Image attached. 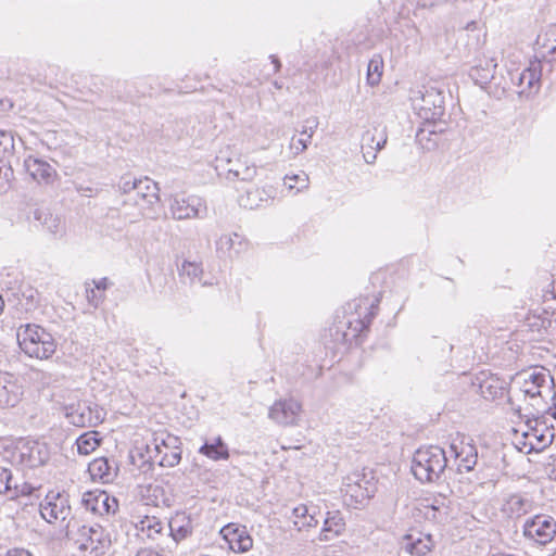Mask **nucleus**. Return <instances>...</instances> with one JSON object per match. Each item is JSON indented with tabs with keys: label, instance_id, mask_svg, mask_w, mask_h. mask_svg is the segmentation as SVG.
I'll list each match as a JSON object with an SVG mask.
<instances>
[{
	"label": "nucleus",
	"instance_id": "obj_45",
	"mask_svg": "<svg viewBox=\"0 0 556 556\" xmlns=\"http://www.w3.org/2000/svg\"><path fill=\"white\" fill-rule=\"evenodd\" d=\"M318 124L319 123L316 117L307 118L304 125L302 126L301 136H307V138L312 139L313 135L315 134L318 127Z\"/></svg>",
	"mask_w": 556,
	"mask_h": 556
},
{
	"label": "nucleus",
	"instance_id": "obj_5",
	"mask_svg": "<svg viewBox=\"0 0 556 556\" xmlns=\"http://www.w3.org/2000/svg\"><path fill=\"white\" fill-rule=\"evenodd\" d=\"M179 444L180 440L176 435L167 432L155 433L152 442L147 445L149 459L161 467H175L181 459Z\"/></svg>",
	"mask_w": 556,
	"mask_h": 556
},
{
	"label": "nucleus",
	"instance_id": "obj_36",
	"mask_svg": "<svg viewBox=\"0 0 556 556\" xmlns=\"http://www.w3.org/2000/svg\"><path fill=\"white\" fill-rule=\"evenodd\" d=\"M76 445L80 455H89L100 445L98 433L96 431L85 432L76 440Z\"/></svg>",
	"mask_w": 556,
	"mask_h": 556
},
{
	"label": "nucleus",
	"instance_id": "obj_12",
	"mask_svg": "<svg viewBox=\"0 0 556 556\" xmlns=\"http://www.w3.org/2000/svg\"><path fill=\"white\" fill-rule=\"evenodd\" d=\"M66 418L76 427H96L103 421L104 413L98 405L79 402L66 407Z\"/></svg>",
	"mask_w": 556,
	"mask_h": 556
},
{
	"label": "nucleus",
	"instance_id": "obj_28",
	"mask_svg": "<svg viewBox=\"0 0 556 556\" xmlns=\"http://www.w3.org/2000/svg\"><path fill=\"white\" fill-rule=\"evenodd\" d=\"M88 470L92 479L109 483L116 477V469L111 466L106 458H97L89 464Z\"/></svg>",
	"mask_w": 556,
	"mask_h": 556
},
{
	"label": "nucleus",
	"instance_id": "obj_10",
	"mask_svg": "<svg viewBox=\"0 0 556 556\" xmlns=\"http://www.w3.org/2000/svg\"><path fill=\"white\" fill-rule=\"evenodd\" d=\"M341 492L350 504L362 505L374 495L375 484L365 473L354 471L343 479Z\"/></svg>",
	"mask_w": 556,
	"mask_h": 556
},
{
	"label": "nucleus",
	"instance_id": "obj_53",
	"mask_svg": "<svg viewBox=\"0 0 556 556\" xmlns=\"http://www.w3.org/2000/svg\"><path fill=\"white\" fill-rule=\"evenodd\" d=\"M552 416L556 419V402L554 403V406L551 408Z\"/></svg>",
	"mask_w": 556,
	"mask_h": 556
},
{
	"label": "nucleus",
	"instance_id": "obj_22",
	"mask_svg": "<svg viewBox=\"0 0 556 556\" xmlns=\"http://www.w3.org/2000/svg\"><path fill=\"white\" fill-rule=\"evenodd\" d=\"M497 64L492 58H483L471 67L469 76L476 85L484 87L494 77V72Z\"/></svg>",
	"mask_w": 556,
	"mask_h": 556
},
{
	"label": "nucleus",
	"instance_id": "obj_29",
	"mask_svg": "<svg viewBox=\"0 0 556 556\" xmlns=\"http://www.w3.org/2000/svg\"><path fill=\"white\" fill-rule=\"evenodd\" d=\"M532 501L521 494L510 495L504 504V511L510 517H520L532 510Z\"/></svg>",
	"mask_w": 556,
	"mask_h": 556
},
{
	"label": "nucleus",
	"instance_id": "obj_9",
	"mask_svg": "<svg viewBox=\"0 0 556 556\" xmlns=\"http://www.w3.org/2000/svg\"><path fill=\"white\" fill-rule=\"evenodd\" d=\"M71 514L70 496L65 492L51 490L40 503V515L49 523L64 522Z\"/></svg>",
	"mask_w": 556,
	"mask_h": 556
},
{
	"label": "nucleus",
	"instance_id": "obj_25",
	"mask_svg": "<svg viewBox=\"0 0 556 556\" xmlns=\"http://www.w3.org/2000/svg\"><path fill=\"white\" fill-rule=\"evenodd\" d=\"M21 457L26 466L36 468L45 465L49 460L50 453L45 444L35 442L22 452Z\"/></svg>",
	"mask_w": 556,
	"mask_h": 556
},
{
	"label": "nucleus",
	"instance_id": "obj_20",
	"mask_svg": "<svg viewBox=\"0 0 556 556\" xmlns=\"http://www.w3.org/2000/svg\"><path fill=\"white\" fill-rule=\"evenodd\" d=\"M434 546L430 534L409 533L403 538L402 547L414 556H426Z\"/></svg>",
	"mask_w": 556,
	"mask_h": 556
},
{
	"label": "nucleus",
	"instance_id": "obj_46",
	"mask_svg": "<svg viewBox=\"0 0 556 556\" xmlns=\"http://www.w3.org/2000/svg\"><path fill=\"white\" fill-rule=\"evenodd\" d=\"M103 509L105 514H114L118 508V503L115 497L110 496L106 492L103 497Z\"/></svg>",
	"mask_w": 556,
	"mask_h": 556
},
{
	"label": "nucleus",
	"instance_id": "obj_48",
	"mask_svg": "<svg viewBox=\"0 0 556 556\" xmlns=\"http://www.w3.org/2000/svg\"><path fill=\"white\" fill-rule=\"evenodd\" d=\"M5 556H33L28 551L23 548H15L9 551Z\"/></svg>",
	"mask_w": 556,
	"mask_h": 556
},
{
	"label": "nucleus",
	"instance_id": "obj_40",
	"mask_svg": "<svg viewBox=\"0 0 556 556\" xmlns=\"http://www.w3.org/2000/svg\"><path fill=\"white\" fill-rule=\"evenodd\" d=\"M203 268L200 263L185 261L179 268V276L189 278L190 283L201 280Z\"/></svg>",
	"mask_w": 556,
	"mask_h": 556
},
{
	"label": "nucleus",
	"instance_id": "obj_55",
	"mask_svg": "<svg viewBox=\"0 0 556 556\" xmlns=\"http://www.w3.org/2000/svg\"><path fill=\"white\" fill-rule=\"evenodd\" d=\"M553 472L555 475V479H556V459H555V463H554V469H553Z\"/></svg>",
	"mask_w": 556,
	"mask_h": 556
},
{
	"label": "nucleus",
	"instance_id": "obj_26",
	"mask_svg": "<svg viewBox=\"0 0 556 556\" xmlns=\"http://www.w3.org/2000/svg\"><path fill=\"white\" fill-rule=\"evenodd\" d=\"M31 488L17 485L9 467L0 466V494H10V497L13 498L18 494H29Z\"/></svg>",
	"mask_w": 556,
	"mask_h": 556
},
{
	"label": "nucleus",
	"instance_id": "obj_6",
	"mask_svg": "<svg viewBox=\"0 0 556 556\" xmlns=\"http://www.w3.org/2000/svg\"><path fill=\"white\" fill-rule=\"evenodd\" d=\"M160 201L157 185L150 178L138 180L137 189L127 198L125 203H134L138 206V217L156 218L154 205Z\"/></svg>",
	"mask_w": 556,
	"mask_h": 556
},
{
	"label": "nucleus",
	"instance_id": "obj_16",
	"mask_svg": "<svg viewBox=\"0 0 556 556\" xmlns=\"http://www.w3.org/2000/svg\"><path fill=\"white\" fill-rule=\"evenodd\" d=\"M302 405L294 399L276 401L269 408L268 416L281 426H293L296 424Z\"/></svg>",
	"mask_w": 556,
	"mask_h": 556
},
{
	"label": "nucleus",
	"instance_id": "obj_56",
	"mask_svg": "<svg viewBox=\"0 0 556 556\" xmlns=\"http://www.w3.org/2000/svg\"><path fill=\"white\" fill-rule=\"evenodd\" d=\"M552 52L556 53V46L552 48Z\"/></svg>",
	"mask_w": 556,
	"mask_h": 556
},
{
	"label": "nucleus",
	"instance_id": "obj_2",
	"mask_svg": "<svg viewBox=\"0 0 556 556\" xmlns=\"http://www.w3.org/2000/svg\"><path fill=\"white\" fill-rule=\"evenodd\" d=\"M447 466L445 451L437 445L418 448L412 459V472L420 482H433Z\"/></svg>",
	"mask_w": 556,
	"mask_h": 556
},
{
	"label": "nucleus",
	"instance_id": "obj_11",
	"mask_svg": "<svg viewBox=\"0 0 556 556\" xmlns=\"http://www.w3.org/2000/svg\"><path fill=\"white\" fill-rule=\"evenodd\" d=\"M528 429L522 432V440L518 442V448L523 453L541 452L547 447L554 439V432L544 422L534 420L527 424Z\"/></svg>",
	"mask_w": 556,
	"mask_h": 556
},
{
	"label": "nucleus",
	"instance_id": "obj_7",
	"mask_svg": "<svg viewBox=\"0 0 556 556\" xmlns=\"http://www.w3.org/2000/svg\"><path fill=\"white\" fill-rule=\"evenodd\" d=\"M169 211L174 219L205 218L207 216L206 201L195 194H176L170 199Z\"/></svg>",
	"mask_w": 556,
	"mask_h": 556
},
{
	"label": "nucleus",
	"instance_id": "obj_27",
	"mask_svg": "<svg viewBox=\"0 0 556 556\" xmlns=\"http://www.w3.org/2000/svg\"><path fill=\"white\" fill-rule=\"evenodd\" d=\"M291 518L294 527L302 531L304 529L315 528L318 525L316 511L311 510L306 505L301 504L292 509Z\"/></svg>",
	"mask_w": 556,
	"mask_h": 556
},
{
	"label": "nucleus",
	"instance_id": "obj_3",
	"mask_svg": "<svg viewBox=\"0 0 556 556\" xmlns=\"http://www.w3.org/2000/svg\"><path fill=\"white\" fill-rule=\"evenodd\" d=\"M410 101L415 113L425 122L434 123L444 114V96L437 87L422 86L413 91Z\"/></svg>",
	"mask_w": 556,
	"mask_h": 556
},
{
	"label": "nucleus",
	"instance_id": "obj_30",
	"mask_svg": "<svg viewBox=\"0 0 556 556\" xmlns=\"http://www.w3.org/2000/svg\"><path fill=\"white\" fill-rule=\"evenodd\" d=\"M222 532H224L225 539L233 551L248 552L253 545L252 539L243 530L235 529L231 531L230 526H227Z\"/></svg>",
	"mask_w": 556,
	"mask_h": 556
},
{
	"label": "nucleus",
	"instance_id": "obj_13",
	"mask_svg": "<svg viewBox=\"0 0 556 556\" xmlns=\"http://www.w3.org/2000/svg\"><path fill=\"white\" fill-rule=\"evenodd\" d=\"M450 451L458 463V472L471 471L477 465L478 451L472 439L457 434L451 442Z\"/></svg>",
	"mask_w": 556,
	"mask_h": 556
},
{
	"label": "nucleus",
	"instance_id": "obj_24",
	"mask_svg": "<svg viewBox=\"0 0 556 556\" xmlns=\"http://www.w3.org/2000/svg\"><path fill=\"white\" fill-rule=\"evenodd\" d=\"M29 175L38 182L48 184L55 175V169L46 161L29 157L25 161Z\"/></svg>",
	"mask_w": 556,
	"mask_h": 556
},
{
	"label": "nucleus",
	"instance_id": "obj_19",
	"mask_svg": "<svg viewBox=\"0 0 556 556\" xmlns=\"http://www.w3.org/2000/svg\"><path fill=\"white\" fill-rule=\"evenodd\" d=\"M521 377L522 384L520 391L531 399L540 397L541 389L546 387L548 379H551L549 374L543 370L526 371Z\"/></svg>",
	"mask_w": 556,
	"mask_h": 556
},
{
	"label": "nucleus",
	"instance_id": "obj_21",
	"mask_svg": "<svg viewBox=\"0 0 556 556\" xmlns=\"http://www.w3.org/2000/svg\"><path fill=\"white\" fill-rule=\"evenodd\" d=\"M168 529L176 543L185 540L193 530L191 517L184 511L176 513L168 521Z\"/></svg>",
	"mask_w": 556,
	"mask_h": 556
},
{
	"label": "nucleus",
	"instance_id": "obj_14",
	"mask_svg": "<svg viewBox=\"0 0 556 556\" xmlns=\"http://www.w3.org/2000/svg\"><path fill=\"white\" fill-rule=\"evenodd\" d=\"M523 534L527 539L540 545H545L549 543L556 534V522L549 516L536 515L534 518L526 521Z\"/></svg>",
	"mask_w": 556,
	"mask_h": 556
},
{
	"label": "nucleus",
	"instance_id": "obj_43",
	"mask_svg": "<svg viewBox=\"0 0 556 556\" xmlns=\"http://www.w3.org/2000/svg\"><path fill=\"white\" fill-rule=\"evenodd\" d=\"M86 298L92 307L97 308L104 300V294L100 293L94 287H90V283H86Z\"/></svg>",
	"mask_w": 556,
	"mask_h": 556
},
{
	"label": "nucleus",
	"instance_id": "obj_47",
	"mask_svg": "<svg viewBox=\"0 0 556 556\" xmlns=\"http://www.w3.org/2000/svg\"><path fill=\"white\" fill-rule=\"evenodd\" d=\"M92 283H93V287H94L99 292H101V291H105V290L110 287V285H111V282L109 281V279H108V278H105V277H104V278H101V279H100V280H98V281L93 280V281H92Z\"/></svg>",
	"mask_w": 556,
	"mask_h": 556
},
{
	"label": "nucleus",
	"instance_id": "obj_39",
	"mask_svg": "<svg viewBox=\"0 0 556 556\" xmlns=\"http://www.w3.org/2000/svg\"><path fill=\"white\" fill-rule=\"evenodd\" d=\"M264 189L254 188L252 190L247 191L244 195H241L239 198V203L241 206L245 208H256L261 206L263 201H266V199L263 197L265 194Z\"/></svg>",
	"mask_w": 556,
	"mask_h": 556
},
{
	"label": "nucleus",
	"instance_id": "obj_18",
	"mask_svg": "<svg viewBox=\"0 0 556 556\" xmlns=\"http://www.w3.org/2000/svg\"><path fill=\"white\" fill-rule=\"evenodd\" d=\"M387 142L384 132L378 128L366 130L361 139L363 156L366 163L372 164L377 157V151L381 150Z\"/></svg>",
	"mask_w": 556,
	"mask_h": 556
},
{
	"label": "nucleus",
	"instance_id": "obj_8",
	"mask_svg": "<svg viewBox=\"0 0 556 556\" xmlns=\"http://www.w3.org/2000/svg\"><path fill=\"white\" fill-rule=\"evenodd\" d=\"M215 168L225 174L229 181H252L257 175L256 165L244 155H238L229 159H216Z\"/></svg>",
	"mask_w": 556,
	"mask_h": 556
},
{
	"label": "nucleus",
	"instance_id": "obj_50",
	"mask_svg": "<svg viewBox=\"0 0 556 556\" xmlns=\"http://www.w3.org/2000/svg\"><path fill=\"white\" fill-rule=\"evenodd\" d=\"M271 62L275 65V72H278L281 67L280 61L276 55H270Z\"/></svg>",
	"mask_w": 556,
	"mask_h": 556
},
{
	"label": "nucleus",
	"instance_id": "obj_1",
	"mask_svg": "<svg viewBox=\"0 0 556 556\" xmlns=\"http://www.w3.org/2000/svg\"><path fill=\"white\" fill-rule=\"evenodd\" d=\"M16 340L25 354L38 359L51 357L56 349L53 337L42 327L34 324L20 326L16 331Z\"/></svg>",
	"mask_w": 556,
	"mask_h": 556
},
{
	"label": "nucleus",
	"instance_id": "obj_51",
	"mask_svg": "<svg viewBox=\"0 0 556 556\" xmlns=\"http://www.w3.org/2000/svg\"><path fill=\"white\" fill-rule=\"evenodd\" d=\"M3 308H4V300H3L2 295L0 294V315L3 312Z\"/></svg>",
	"mask_w": 556,
	"mask_h": 556
},
{
	"label": "nucleus",
	"instance_id": "obj_23",
	"mask_svg": "<svg viewBox=\"0 0 556 556\" xmlns=\"http://www.w3.org/2000/svg\"><path fill=\"white\" fill-rule=\"evenodd\" d=\"M345 529V522L340 511H328L319 534L320 541H330L340 535Z\"/></svg>",
	"mask_w": 556,
	"mask_h": 556
},
{
	"label": "nucleus",
	"instance_id": "obj_37",
	"mask_svg": "<svg viewBox=\"0 0 556 556\" xmlns=\"http://www.w3.org/2000/svg\"><path fill=\"white\" fill-rule=\"evenodd\" d=\"M383 73V60L381 55H374L367 67V84L370 86H377L382 77Z\"/></svg>",
	"mask_w": 556,
	"mask_h": 556
},
{
	"label": "nucleus",
	"instance_id": "obj_31",
	"mask_svg": "<svg viewBox=\"0 0 556 556\" xmlns=\"http://www.w3.org/2000/svg\"><path fill=\"white\" fill-rule=\"evenodd\" d=\"M416 509L428 520L440 521L446 515V506L443 500L435 498L433 502L422 500Z\"/></svg>",
	"mask_w": 556,
	"mask_h": 556
},
{
	"label": "nucleus",
	"instance_id": "obj_35",
	"mask_svg": "<svg viewBox=\"0 0 556 556\" xmlns=\"http://www.w3.org/2000/svg\"><path fill=\"white\" fill-rule=\"evenodd\" d=\"M104 491H88L83 494L81 505L86 508V510L91 511L94 515H104L103 509V497Z\"/></svg>",
	"mask_w": 556,
	"mask_h": 556
},
{
	"label": "nucleus",
	"instance_id": "obj_42",
	"mask_svg": "<svg viewBox=\"0 0 556 556\" xmlns=\"http://www.w3.org/2000/svg\"><path fill=\"white\" fill-rule=\"evenodd\" d=\"M309 142L311 138H307V136H293L288 147L290 156L296 157L300 153L304 152L307 149Z\"/></svg>",
	"mask_w": 556,
	"mask_h": 556
},
{
	"label": "nucleus",
	"instance_id": "obj_49",
	"mask_svg": "<svg viewBox=\"0 0 556 556\" xmlns=\"http://www.w3.org/2000/svg\"><path fill=\"white\" fill-rule=\"evenodd\" d=\"M136 556H163L157 552H154L152 549H141L139 551Z\"/></svg>",
	"mask_w": 556,
	"mask_h": 556
},
{
	"label": "nucleus",
	"instance_id": "obj_52",
	"mask_svg": "<svg viewBox=\"0 0 556 556\" xmlns=\"http://www.w3.org/2000/svg\"><path fill=\"white\" fill-rule=\"evenodd\" d=\"M552 293H553L554 298L556 299V280H554L552 283Z\"/></svg>",
	"mask_w": 556,
	"mask_h": 556
},
{
	"label": "nucleus",
	"instance_id": "obj_33",
	"mask_svg": "<svg viewBox=\"0 0 556 556\" xmlns=\"http://www.w3.org/2000/svg\"><path fill=\"white\" fill-rule=\"evenodd\" d=\"M137 530L146 533L151 540H156L163 533V522L154 516H144L135 523Z\"/></svg>",
	"mask_w": 556,
	"mask_h": 556
},
{
	"label": "nucleus",
	"instance_id": "obj_32",
	"mask_svg": "<svg viewBox=\"0 0 556 556\" xmlns=\"http://www.w3.org/2000/svg\"><path fill=\"white\" fill-rule=\"evenodd\" d=\"M35 218L41 222L45 229L53 236H62L65 232V223L58 215H53L52 213L43 210H36Z\"/></svg>",
	"mask_w": 556,
	"mask_h": 556
},
{
	"label": "nucleus",
	"instance_id": "obj_44",
	"mask_svg": "<svg viewBox=\"0 0 556 556\" xmlns=\"http://www.w3.org/2000/svg\"><path fill=\"white\" fill-rule=\"evenodd\" d=\"M138 180L139 179L132 178L130 176H124L121 179L119 189L129 198L137 189Z\"/></svg>",
	"mask_w": 556,
	"mask_h": 556
},
{
	"label": "nucleus",
	"instance_id": "obj_38",
	"mask_svg": "<svg viewBox=\"0 0 556 556\" xmlns=\"http://www.w3.org/2000/svg\"><path fill=\"white\" fill-rule=\"evenodd\" d=\"M283 185L295 193L306 190L309 186L308 175L304 172L294 175H286L283 178Z\"/></svg>",
	"mask_w": 556,
	"mask_h": 556
},
{
	"label": "nucleus",
	"instance_id": "obj_54",
	"mask_svg": "<svg viewBox=\"0 0 556 556\" xmlns=\"http://www.w3.org/2000/svg\"><path fill=\"white\" fill-rule=\"evenodd\" d=\"M459 492H460L462 495H465L466 493H470L469 490H460Z\"/></svg>",
	"mask_w": 556,
	"mask_h": 556
},
{
	"label": "nucleus",
	"instance_id": "obj_41",
	"mask_svg": "<svg viewBox=\"0 0 556 556\" xmlns=\"http://www.w3.org/2000/svg\"><path fill=\"white\" fill-rule=\"evenodd\" d=\"M241 244L240 236L238 233L232 235H224L217 241V250L223 253H230L231 250H235L236 253L239 252L238 249H235L236 244Z\"/></svg>",
	"mask_w": 556,
	"mask_h": 556
},
{
	"label": "nucleus",
	"instance_id": "obj_15",
	"mask_svg": "<svg viewBox=\"0 0 556 556\" xmlns=\"http://www.w3.org/2000/svg\"><path fill=\"white\" fill-rule=\"evenodd\" d=\"M510 79L515 85L519 94L531 93L538 91L541 80V63L531 62L530 65L521 72L518 70L509 71Z\"/></svg>",
	"mask_w": 556,
	"mask_h": 556
},
{
	"label": "nucleus",
	"instance_id": "obj_17",
	"mask_svg": "<svg viewBox=\"0 0 556 556\" xmlns=\"http://www.w3.org/2000/svg\"><path fill=\"white\" fill-rule=\"evenodd\" d=\"M23 395L17 378L10 372L0 371V407H14Z\"/></svg>",
	"mask_w": 556,
	"mask_h": 556
},
{
	"label": "nucleus",
	"instance_id": "obj_34",
	"mask_svg": "<svg viewBox=\"0 0 556 556\" xmlns=\"http://www.w3.org/2000/svg\"><path fill=\"white\" fill-rule=\"evenodd\" d=\"M199 453L205 455L212 460H220L229 458V451L220 437L216 438L213 443H204Z\"/></svg>",
	"mask_w": 556,
	"mask_h": 556
},
{
	"label": "nucleus",
	"instance_id": "obj_4",
	"mask_svg": "<svg viewBox=\"0 0 556 556\" xmlns=\"http://www.w3.org/2000/svg\"><path fill=\"white\" fill-rule=\"evenodd\" d=\"M67 535L73 538L83 551H89L94 556H100L110 545V540L104 529L99 525L78 526L71 520L66 525Z\"/></svg>",
	"mask_w": 556,
	"mask_h": 556
}]
</instances>
